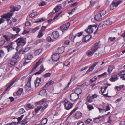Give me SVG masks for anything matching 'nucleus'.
Masks as SVG:
<instances>
[{
	"instance_id": "nucleus-1",
	"label": "nucleus",
	"mask_w": 125,
	"mask_h": 125,
	"mask_svg": "<svg viewBox=\"0 0 125 125\" xmlns=\"http://www.w3.org/2000/svg\"><path fill=\"white\" fill-rule=\"evenodd\" d=\"M81 93V90L80 89L76 90L74 93H73L71 94L70 100L72 102H75L79 98V95Z\"/></svg>"
},
{
	"instance_id": "nucleus-2",
	"label": "nucleus",
	"mask_w": 125,
	"mask_h": 125,
	"mask_svg": "<svg viewBox=\"0 0 125 125\" xmlns=\"http://www.w3.org/2000/svg\"><path fill=\"white\" fill-rule=\"evenodd\" d=\"M100 42H98L94 44L92 47L91 51H87L86 52L87 55L88 57L91 56L97 49L100 47Z\"/></svg>"
},
{
	"instance_id": "nucleus-3",
	"label": "nucleus",
	"mask_w": 125,
	"mask_h": 125,
	"mask_svg": "<svg viewBox=\"0 0 125 125\" xmlns=\"http://www.w3.org/2000/svg\"><path fill=\"white\" fill-rule=\"evenodd\" d=\"M15 42H17V45L16 48V50L17 51L19 49V47H22L26 43V42L23 37L17 39Z\"/></svg>"
},
{
	"instance_id": "nucleus-4",
	"label": "nucleus",
	"mask_w": 125,
	"mask_h": 125,
	"mask_svg": "<svg viewBox=\"0 0 125 125\" xmlns=\"http://www.w3.org/2000/svg\"><path fill=\"white\" fill-rule=\"evenodd\" d=\"M62 103L65 109L66 110H69L72 108L73 106V104L67 99L64 100Z\"/></svg>"
},
{
	"instance_id": "nucleus-5",
	"label": "nucleus",
	"mask_w": 125,
	"mask_h": 125,
	"mask_svg": "<svg viewBox=\"0 0 125 125\" xmlns=\"http://www.w3.org/2000/svg\"><path fill=\"white\" fill-rule=\"evenodd\" d=\"M121 2V1H118L117 2H113L110 6L111 10H113Z\"/></svg>"
},
{
	"instance_id": "nucleus-6",
	"label": "nucleus",
	"mask_w": 125,
	"mask_h": 125,
	"mask_svg": "<svg viewBox=\"0 0 125 125\" xmlns=\"http://www.w3.org/2000/svg\"><path fill=\"white\" fill-rule=\"evenodd\" d=\"M70 25V23L68 22L66 24L61 26L60 27V29L62 31H63L67 30L69 27Z\"/></svg>"
},
{
	"instance_id": "nucleus-7",
	"label": "nucleus",
	"mask_w": 125,
	"mask_h": 125,
	"mask_svg": "<svg viewBox=\"0 0 125 125\" xmlns=\"http://www.w3.org/2000/svg\"><path fill=\"white\" fill-rule=\"evenodd\" d=\"M13 13H8L7 14H4L2 15H1V17L4 18H9L10 19L11 18L12 16Z\"/></svg>"
},
{
	"instance_id": "nucleus-8",
	"label": "nucleus",
	"mask_w": 125,
	"mask_h": 125,
	"mask_svg": "<svg viewBox=\"0 0 125 125\" xmlns=\"http://www.w3.org/2000/svg\"><path fill=\"white\" fill-rule=\"evenodd\" d=\"M107 86H105L104 87H101V91L102 93V94L104 96H105L106 97H110V96H109L108 95V93H107L106 94H104V92L106 90L107 88Z\"/></svg>"
},
{
	"instance_id": "nucleus-9",
	"label": "nucleus",
	"mask_w": 125,
	"mask_h": 125,
	"mask_svg": "<svg viewBox=\"0 0 125 125\" xmlns=\"http://www.w3.org/2000/svg\"><path fill=\"white\" fill-rule=\"evenodd\" d=\"M42 59L41 58L37 62L35 65L32 68L31 71L33 72L35 71V69L37 67L40 65V63L42 62Z\"/></svg>"
},
{
	"instance_id": "nucleus-10",
	"label": "nucleus",
	"mask_w": 125,
	"mask_h": 125,
	"mask_svg": "<svg viewBox=\"0 0 125 125\" xmlns=\"http://www.w3.org/2000/svg\"><path fill=\"white\" fill-rule=\"evenodd\" d=\"M99 61H97L94 63L86 71L87 73L92 71L94 69L95 67L99 63Z\"/></svg>"
},
{
	"instance_id": "nucleus-11",
	"label": "nucleus",
	"mask_w": 125,
	"mask_h": 125,
	"mask_svg": "<svg viewBox=\"0 0 125 125\" xmlns=\"http://www.w3.org/2000/svg\"><path fill=\"white\" fill-rule=\"evenodd\" d=\"M17 62V61L16 60L12 59L8 63V66L10 67H11L12 66H14L15 65Z\"/></svg>"
},
{
	"instance_id": "nucleus-12",
	"label": "nucleus",
	"mask_w": 125,
	"mask_h": 125,
	"mask_svg": "<svg viewBox=\"0 0 125 125\" xmlns=\"http://www.w3.org/2000/svg\"><path fill=\"white\" fill-rule=\"evenodd\" d=\"M59 57V55L58 53L53 54L52 56V60L56 61L58 60Z\"/></svg>"
},
{
	"instance_id": "nucleus-13",
	"label": "nucleus",
	"mask_w": 125,
	"mask_h": 125,
	"mask_svg": "<svg viewBox=\"0 0 125 125\" xmlns=\"http://www.w3.org/2000/svg\"><path fill=\"white\" fill-rule=\"evenodd\" d=\"M82 115V113L80 112L77 111L75 114L74 117L75 119H77L81 118Z\"/></svg>"
},
{
	"instance_id": "nucleus-14",
	"label": "nucleus",
	"mask_w": 125,
	"mask_h": 125,
	"mask_svg": "<svg viewBox=\"0 0 125 125\" xmlns=\"http://www.w3.org/2000/svg\"><path fill=\"white\" fill-rule=\"evenodd\" d=\"M59 35L58 32L57 31H55L52 32L51 36L52 38L56 39L58 37Z\"/></svg>"
},
{
	"instance_id": "nucleus-15",
	"label": "nucleus",
	"mask_w": 125,
	"mask_h": 125,
	"mask_svg": "<svg viewBox=\"0 0 125 125\" xmlns=\"http://www.w3.org/2000/svg\"><path fill=\"white\" fill-rule=\"evenodd\" d=\"M41 80L40 78H37L35 81L34 84L35 87H38L40 83Z\"/></svg>"
},
{
	"instance_id": "nucleus-16",
	"label": "nucleus",
	"mask_w": 125,
	"mask_h": 125,
	"mask_svg": "<svg viewBox=\"0 0 125 125\" xmlns=\"http://www.w3.org/2000/svg\"><path fill=\"white\" fill-rule=\"evenodd\" d=\"M85 31L89 34L92 33L93 31L92 26L91 25H89L88 27V29L85 30Z\"/></svg>"
},
{
	"instance_id": "nucleus-17",
	"label": "nucleus",
	"mask_w": 125,
	"mask_h": 125,
	"mask_svg": "<svg viewBox=\"0 0 125 125\" xmlns=\"http://www.w3.org/2000/svg\"><path fill=\"white\" fill-rule=\"evenodd\" d=\"M104 117L103 116H99L94 119V121L95 123H98L102 120Z\"/></svg>"
},
{
	"instance_id": "nucleus-18",
	"label": "nucleus",
	"mask_w": 125,
	"mask_h": 125,
	"mask_svg": "<svg viewBox=\"0 0 125 125\" xmlns=\"http://www.w3.org/2000/svg\"><path fill=\"white\" fill-rule=\"evenodd\" d=\"M39 95L42 96H47V92L45 89L41 90L39 92Z\"/></svg>"
},
{
	"instance_id": "nucleus-19",
	"label": "nucleus",
	"mask_w": 125,
	"mask_h": 125,
	"mask_svg": "<svg viewBox=\"0 0 125 125\" xmlns=\"http://www.w3.org/2000/svg\"><path fill=\"white\" fill-rule=\"evenodd\" d=\"M97 108L99 110L100 113L102 112V111H103L104 112H106L107 111L109 110L110 109V107L109 105L107 106L106 107V109H101L99 108L98 107Z\"/></svg>"
},
{
	"instance_id": "nucleus-20",
	"label": "nucleus",
	"mask_w": 125,
	"mask_h": 125,
	"mask_svg": "<svg viewBox=\"0 0 125 125\" xmlns=\"http://www.w3.org/2000/svg\"><path fill=\"white\" fill-rule=\"evenodd\" d=\"M12 44L13 42H12L10 43V44H9L7 46H4V48L7 49L8 52H9L10 50H11L13 49L12 46Z\"/></svg>"
},
{
	"instance_id": "nucleus-21",
	"label": "nucleus",
	"mask_w": 125,
	"mask_h": 125,
	"mask_svg": "<svg viewBox=\"0 0 125 125\" xmlns=\"http://www.w3.org/2000/svg\"><path fill=\"white\" fill-rule=\"evenodd\" d=\"M64 46H62L59 48L57 50L58 54H59L62 53L64 51Z\"/></svg>"
},
{
	"instance_id": "nucleus-22",
	"label": "nucleus",
	"mask_w": 125,
	"mask_h": 125,
	"mask_svg": "<svg viewBox=\"0 0 125 125\" xmlns=\"http://www.w3.org/2000/svg\"><path fill=\"white\" fill-rule=\"evenodd\" d=\"M102 16L99 13L95 16L94 19L95 20L98 21H100L102 20Z\"/></svg>"
},
{
	"instance_id": "nucleus-23",
	"label": "nucleus",
	"mask_w": 125,
	"mask_h": 125,
	"mask_svg": "<svg viewBox=\"0 0 125 125\" xmlns=\"http://www.w3.org/2000/svg\"><path fill=\"white\" fill-rule=\"evenodd\" d=\"M118 79V78L116 75L112 76L110 79V80L111 82H114L116 81Z\"/></svg>"
},
{
	"instance_id": "nucleus-24",
	"label": "nucleus",
	"mask_w": 125,
	"mask_h": 125,
	"mask_svg": "<svg viewBox=\"0 0 125 125\" xmlns=\"http://www.w3.org/2000/svg\"><path fill=\"white\" fill-rule=\"evenodd\" d=\"M23 91V89L22 88H19L17 91L16 94L17 96H19L21 95Z\"/></svg>"
},
{
	"instance_id": "nucleus-25",
	"label": "nucleus",
	"mask_w": 125,
	"mask_h": 125,
	"mask_svg": "<svg viewBox=\"0 0 125 125\" xmlns=\"http://www.w3.org/2000/svg\"><path fill=\"white\" fill-rule=\"evenodd\" d=\"M48 121V119L47 118H44L40 122L41 124L42 125H45L46 124Z\"/></svg>"
},
{
	"instance_id": "nucleus-26",
	"label": "nucleus",
	"mask_w": 125,
	"mask_h": 125,
	"mask_svg": "<svg viewBox=\"0 0 125 125\" xmlns=\"http://www.w3.org/2000/svg\"><path fill=\"white\" fill-rule=\"evenodd\" d=\"M42 50L41 49H38L35 52L34 54L35 55H39L42 52Z\"/></svg>"
},
{
	"instance_id": "nucleus-27",
	"label": "nucleus",
	"mask_w": 125,
	"mask_h": 125,
	"mask_svg": "<svg viewBox=\"0 0 125 125\" xmlns=\"http://www.w3.org/2000/svg\"><path fill=\"white\" fill-rule=\"evenodd\" d=\"M62 8L61 6L60 5L57 6L53 10H54L55 11V13L57 12L60 10Z\"/></svg>"
},
{
	"instance_id": "nucleus-28",
	"label": "nucleus",
	"mask_w": 125,
	"mask_h": 125,
	"mask_svg": "<svg viewBox=\"0 0 125 125\" xmlns=\"http://www.w3.org/2000/svg\"><path fill=\"white\" fill-rule=\"evenodd\" d=\"M90 38L89 35H86L85 36L82 40V41L84 42H87L89 40Z\"/></svg>"
},
{
	"instance_id": "nucleus-29",
	"label": "nucleus",
	"mask_w": 125,
	"mask_h": 125,
	"mask_svg": "<svg viewBox=\"0 0 125 125\" xmlns=\"http://www.w3.org/2000/svg\"><path fill=\"white\" fill-rule=\"evenodd\" d=\"M112 23V21L109 19H108L104 22V24L107 25H110Z\"/></svg>"
},
{
	"instance_id": "nucleus-30",
	"label": "nucleus",
	"mask_w": 125,
	"mask_h": 125,
	"mask_svg": "<svg viewBox=\"0 0 125 125\" xmlns=\"http://www.w3.org/2000/svg\"><path fill=\"white\" fill-rule=\"evenodd\" d=\"M75 38L76 36H74L72 34H70V39L73 42H74V39Z\"/></svg>"
},
{
	"instance_id": "nucleus-31",
	"label": "nucleus",
	"mask_w": 125,
	"mask_h": 125,
	"mask_svg": "<svg viewBox=\"0 0 125 125\" xmlns=\"http://www.w3.org/2000/svg\"><path fill=\"white\" fill-rule=\"evenodd\" d=\"M92 98H91V96L89 95L87 96L86 99V102L88 103H91L93 101Z\"/></svg>"
},
{
	"instance_id": "nucleus-32",
	"label": "nucleus",
	"mask_w": 125,
	"mask_h": 125,
	"mask_svg": "<svg viewBox=\"0 0 125 125\" xmlns=\"http://www.w3.org/2000/svg\"><path fill=\"white\" fill-rule=\"evenodd\" d=\"M54 82L52 80H51L46 83L45 85V87L49 86L50 85H52L54 83Z\"/></svg>"
},
{
	"instance_id": "nucleus-33",
	"label": "nucleus",
	"mask_w": 125,
	"mask_h": 125,
	"mask_svg": "<svg viewBox=\"0 0 125 125\" xmlns=\"http://www.w3.org/2000/svg\"><path fill=\"white\" fill-rule=\"evenodd\" d=\"M12 29L14 31L16 32L17 34H18L20 31V29L19 28L16 27H13Z\"/></svg>"
},
{
	"instance_id": "nucleus-34",
	"label": "nucleus",
	"mask_w": 125,
	"mask_h": 125,
	"mask_svg": "<svg viewBox=\"0 0 125 125\" xmlns=\"http://www.w3.org/2000/svg\"><path fill=\"white\" fill-rule=\"evenodd\" d=\"M37 14V12H34L30 14L29 15L30 18H32L34 17Z\"/></svg>"
},
{
	"instance_id": "nucleus-35",
	"label": "nucleus",
	"mask_w": 125,
	"mask_h": 125,
	"mask_svg": "<svg viewBox=\"0 0 125 125\" xmlns=\"http://www.w3.org/2000/svg\"><path fill=\"white\" fill-rule=\"evenodd\" d=\"M113 68V66L109 65L108 68V72L110 73H111Z\"/></svg>"
},
{
	"instance_id": "nucleus-36",
	"label": "nucleus",
	"mask_w": 125,
	"mask_h": 125,
	"mask_svg": "<svg viewBox=\"0 0 125 125\" xmlns=\"http://www.w3.org/2000/svg\"><path fill=\"white\" fill-rule=\"evenodd\" d=\"M27 118V116L25 118V119L22 121V122L21 124V125H24L28 123V121H27L26 120Z\"/></svg>"
},
{
	"instance_id": "nucleus-37",
	"label": "nucleus",
	"mask_w": 125,
	"mask_h": 125,
	"mask_svg": "<svg viewBox=\"0 0 125 125\" xmlns=\"http://www.w3.org/2000/svg\"><path fill=\"white\" fill-rule=\"evenodd\" d=\"M46 100V99H43L42 100L39 101L37 103V104L39 105H42L43 104V103Z\"/></svg>"
},
{
	"instance_id": "nucleus-38",
	"label": "nucleus",
	"mask_w": 125,
	"mask_h": 125,
	"mask_svg": "<svg viewBox=\"0 0 125 125\" xmlns=\"http://www.w3.org/2000/svg\"><path fill=\"white\" fill-rule=\"evenodd\" d=\"M26 107L30 109H32L34 107L31 105L30 103L26 105Z\"/></svg>"
},
{
	"instance_id": "nucleus-39",
	"label": "nucleus",
	"mask_w": 125,
	"mask_h": 125,
	"mask_svg": "<svg viewBox=\"0 0 125 125\" xmlns=\"http://www.w3.org/2000/svg\"><path fill=\"white\" fill-rule=\"evenodd\" d=\"M5 55V53L4 51L2 50L0 51V58L3 56Z\"/></svg>"
},
{
	"instance_id": "nucleus-40",
	"label": "nucleus",
	"mask_w": 125,
	"mask_h": 125,
	"mask_svg": "<svg viewBox=\"0 0 125 125\" xmlns=\"http://www.w3.org/2000/svg\"><path fill=\"white\" fill-rule=\"evenodd\" d=\"M43 35V33H42V31H40L38 33V34L37 36V37L38 38L41 37Z\"/></svg>"
},
{
	"instance_id": "nucleus-41",
	"label": "nucleus",
	"mask_w": 125,
	"mask_h": 125,
	"mask_svg": "<svg viewBox=\"0 0 125 125\" xmlns=\"http://www.w3.org/2000/svg\"><path fill=\"white\" fill-rule=\"evenodd\" d=\"M26 86L29 88L31 87V79L29 78V79L28 80V82L26 84Z\"/></svg>"
},
{
	"instance_id": "nucleus-42",
	"label": "nucleus",
	"mask_w": 125,
	"mask_h": 125,
	"mask_svg": "<svg viewBox=\"0 0 125 125\" xmlns=\"http://www.w3.org/2000/svg\"><path fill=\"white\" fill-rule=\"evenodd\" d=\"M12 58L13 59H15L16 60L17 59L19 58V57L18 54L16 53L13 56Z\"/></svg>"
},
{
	"instance_id": "nucleus-43",
	"label": "nucleus",
	"mask_w": 125,
	"mask_h": 125,
	"mask_svg": "<svg viewBox=\"0 0 125 125\" xmlns=\"http://www.w3.org/2000/svg\"><path fill=\"white\" fill-rule=\"evenodd\" d=\"M52 37L50 36H49L47 38V40L48 41H52L53 42V39Z\"/></svg>"
},
{
	"instance_id": "nucleus-44",
	"label": "nucleus",
	"mask_w": 125,
	"mask_h": 125,
	"mask_svg": "<svg viewBox=\"0 0 125 125\" xmlns=\"http://www.w3.org/2000/svg\"><path fill=\"white\" fill-rule=\"evenodd\" d=\"M25 52V51L22 49H20L19 51V53L20 54H23Z\"/></svg>"
},
{
	"instance_id": "nucleus-45",
	"label": "nucleus",
	"mask_w": 125,
	"mask_h": 125,
	"mask_svg": "<svg viewBox=\"0 0 125 125\" xmlns=\"http://www.w3.org/2000/svg\"><path fill=\"white\" fill-rule=\"evenodd\" d=\"M125 74V71H123L119 73L118 74V75L120 77L122 76Z\"/></svg>"
},
{
	"instance_id": "nucleus-46",
	"label": "nucleus",
	"mask_w": 125,
	"mask_h": 125,
	"mask_svg": "<svg viewBox=\"0 0 125 125\" xmlns=\"http://www.w3.org/2000/svg\"><path fill=\"white\" fill-rule=\"evenodd\" d=\"M6 42V41L4 40H2L0 42V47L2 46Z\"/></svg>"
},
{
	"instance_id": "nucleus-47",
	"label": "nucleus",
	"mask_w": 125,
	"mask_h": 125,
	"mask_svg": "<svg viewBox=\"0 0 125 125\" xmlns=\"http://www.w3.org/2000/svg\"><path fill=\"white\" fill-rule=\"evenodd\" d=\"M25 110L23 108H21L19 110V113L20 114H22L25 112Z\"/></svg>"
},
{
	"instance_id": "nucleus-48",
	"label": "nucleus",
	"mask_w": 125,
	"mask_h": 125,
	"mask_svg": "<svg viewBox=\"0 0 125 125\" xmlns=\"http://www.w3.org/2000/svg\"><path fill=\"white\" fill-rule=\"evenodd\" d=\"M97 79V77L96 76H94L90 79V82L91 83H93L96 81Z\"/></svg>"
},
{
	"instance_id": "nucleus-49",
	"label": "nucleus",
	"mask_w": 125,
	"mask_h": 125,
	"mask_svg": "<svg viewBox=\"0 0 125 125\" xmlns=\"http://www.w3.org/2000/svg\"><path fill=\"white\" fill-rule=\"evenodd\" d=\"M3 37L7 41H9L10 40V38L8 36L4 35L3 36Z\"/></svg>"
},
{
	"instance_id": "nucleus-50",
	"label": "nucleus",
	"mask_w": 125,
	"mask_h": 125,
	"mask_svg": "<svg viewBox=\"0 0 125 125\" xmlns=\"http://www.w3.org/2000/svg\"><path fill=\"white\" fill-rule=\"evenodd\" d=\"M7 23L10 25H12L13 24V23L11 19H7Z\"/></svg>"
},
{
	"instance_id": "nucleus-51",
	"label": "nucleus",
	"mask_w": 125,
	"mask_h": 125,
	"mask_svg": "<svg viewBox=\"0 0 125 125\" xmlns=\"http://www.w3.org/2000/svg\"><path fill=\"white\" fill-rule=\"evenodd\" d=\"M72 77L71 78V79L70 80V81L69 83H68V84H67V85L66 86V87H65V88H64V90H66L68 88L69 85L71 83L72 80Z\"/></svg>"
},
{
	"instance_id": "nucleus-52",
	"label": "nucleus",
	"mask_w": 125,
	"mask_h": 125,
	"mask_svg": "<svg viewBox=\"0 0 125 125\" xmlns=\"http://www.w3.org/2000/svg\"><path fill=\"white\" fill-rule=\"evenodd\" d=\"M39 29V27L37 26L31 30V31L33 33H35L36 31Z\"/></svg>"
},
{
	"instance_id": "nucleus-53",
	"label": "nucleus",
	"mask_w": 125,
	"mask_h": 125,
	"mask_svg": "<svg viewBox=\"0 0 125 125\" xmlns=\"http://www.w3.org/2000/svg\"><path fill=\"white\" fill-rule=\"evenodd\" d=\"M42 106H41L37 107L35 109V111L36 113H37L38 112L39 110L41 108Z\"/></svg>"
},
{
	"instance_id": "nucleus-54",
	"label": "nucleus",
	"mask_w": 125,
	"mask_h": 125,
	"mask_svg": "<svg viewBox=\"0 0 125 125\" xmlns=\"http://www.w3.org/2000/svg\"><path fill=\"white\" fill-rule=\"evenodd\" d=\"M45 20L44 18H42L39 19L38 21H35V22L36 23H38L39 22H41L42 21H43Z\"/></svg>"
},
{
	"instance_id": "nucleus-55",
	"label": "nucleus",
	"mask_w": 125,
	"mask_h": 125,
	"mask_svg": "<svg viewBox=\"0 0 125 125\" xmlns=\"http://www.w3.org/2000/svg\"><path fill=\"white\" fill-rule=\"evenodd\" d=\"M51 75V73L48 72L45 74L44 76V78H47L50 77Z\"/></svg>"
},
{
	"instance_id": "nucleus-56",
	"label": "nucleus",
	"mask_w": 125,
	"mask_h": 125,
	"mask_svg": "<svg viewBox=\"0 0 125 125\" xmlns=\"http://www.w3.org/2000/svg\"><path fill=\"white\" fill-rule=\"evenodd\" d=\"M87 107L89 111H91L94 109L93 106L92 105H87Z\"/></svg>"
},
{
	"instance_id": "nucleus-57",
	"label": "nucleus",
	"mask_w": 125,
	"mask_h": 125,
	"mask_svg": "<svg viewBox=\"0 0 125 125\" xmlns=\"http://www.w3.org/2000/svg\"><path fill=\"white\" fill-rule=\"evenodd\" d=\"M106 12L105 10H103L100 12V13L99 14H100L102 16H104L106 14Z\"/></svg>"
},
{
	"instance_id": "nucleus-58",
	"label": "nucleus",
	"mask_w": 125,
	"mask_h": 125,
	"mask_svg": "<svg viewBox=\"0 0 125 125\" xmlns=\"http://www.w3.org/2000/svg\"><path fill=\"white\" fill-rule=\"evenodd\" d=\"M19 10V8L17 7H13L12 8L11 12H14L15 11H18Z\"/></svg>"
},
{
	"instance_id": "nucleus-59",
	"label": "nucleus",
	"mask_w": 125,
	"mask_h": 125,
	"mask_svg": "<svg viewBox=\"0 0 125 125\" xmlns=\"http://www.w3.org/2000/svg\"><path fill=\"white\" fill-rule=\"evenodd\" d=\"M78 107H76L73 109L72 110L70 113L69 115H71L74 112H75L77 109Z\"/></svg>"
},
{
	"instance_id": "nucleus-60",
	"label": "nucleus",
	"mask_w": 125,
	"mask_h": 125,
	"mask_svg": "<svg viewBox=\"0 0 125 125\" xmlns=\"http://www.w3.org/2000/svg\"><path fill=\"white\" fill-rule=\"evenodd\" d=\"M123 87V85H120V86L118 87L116 86V88L117 89V90L118 91H120L121 89Z\"/></svg>"
},
{
	"instance_id": "nucleus-61",
	"label": "nucleus",
	"mask_w": 125,
	"mask_h": 125,
	"mask_svg": "<svg viewBox=\"0 0 125 125\" xmlns=\"http://www.w3.org/2000/svg\"><path fill=\"white\" fill-rule=\"evenodd\" d=\"M84 123L82 121H80L77 123V125H84Z\"/></svg>"
},
{
	"instance_id": "nucleus-62",
	"label": "nucleus",
	"mask_w": 125,
	"mask_h": 125,
	"mask_svg": "<svg viewBox=\"0 0 125 125\" xmlns=\"http://www.w3.org/2000/svg\"><path fill=\"white\" fill-rule=\"evenodd\" d=\"M24 116V115H21V116L20 117H18L17 118V120L18 121V122H19L21 120L22 118H23V117Z\"/></svg>"
},
{
	"instance_id": "nucleus-63",
	"label": "nucleus",
	"mask_w": 125,
	"mask_h": 125,
	"mask_svg": "<svg viewBox=\"0 0 125 125\" xmlns=\"http://www.w3.org/2000/svg\"><path fill=\"white\" fill-rule=\"evenodd\" d=\"M18 34L12 35L11 36V38L12 39H15L18 36Z\"/></svg>"
},
{
	"instance_id": "nucleus-64",
	"label": "nucleus",
	"mask_w": 125,
	"mask_h": 125,
	"mask_svg": "<svg viewBox=\"0 0 125 125\" xmlns=\"http://www.w3.org/2000/svg\"><path fill=\"white\" fill-rule=\"evenodd\" d=\"M33 58V56L31 54H29L27 56V59L31 60Z\"/></svg>"
}]
</instances>
